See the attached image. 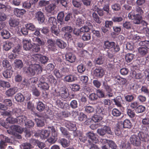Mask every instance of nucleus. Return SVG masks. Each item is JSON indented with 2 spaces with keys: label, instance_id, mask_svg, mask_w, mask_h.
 <instances>
[{
  "label": "nucleus",
  "instance_id": "603ef678",
  "mask_svg": "<svg viewBox=\"0 0 149 149\" xmlns=\"http://www.w3.org/2000/svg\"><path fill=\"white\" fill-rule=\"evenodd\" d=\"M103 116L95 114L94 115L92 119L95 122H99L102 119Z\"/></svg>",
  "mask_w": 149,
  "mask_h": 149
},
{
  "label": "nucleus",
  "instance_id": "7ed1b4c3",
  "mask_svg": "<svg viewBox=\"0 0 149 149\" xmlns=\"http://www.w3.org/2000/svg\"><path fill=\"white\" fill-rule=\"evenodd\" d=\"M131 143L134 146H139L141 144V141L148 142L147 141L144 140V138L138 133L137 135L133 134L131 136L130 139Z\"/></svg>",
  "mask_w": 149,
  "mask_h": 149
},
{
  "label": "nucleus",
  "instance_id": "20e7f679",
  "mask_svg": "<svg viewBox=\"0 0 149 149\" xmlns=\"http://www.w3.org/2000/svg\"><path fill=\"white\" fill-rule=\"evenodd\" d=\"M42 71V68L38 64H34L30 65L27 69V72L29 73L32 75L40 73Z\"/></svg>",
  "mask_w": 149,
  "mask_h": 149
},
{
  "label": "nucleus",
  "instance_id": "f8f14e48",
  "mask_svg": "<svg viewBox=\"0 0 149 149\" xmlns=\"http://www.w3.org/2000/svg\"><path fill=\"white\" fill-rule=\"evenodd\" d=\"M65 127L70 131H74L77 129L75 123L73 122L67 121L65 123Z\"/></svg>",
  "mask_w": 149,
  "mask_h": 149
},
{
  "label": "nucleus",
  "instance_id": "09e8293b",
  "mask_svg": "<svg viewBox=\"0 0 149 149\" xmlns=\"http://www.w3.org/2000/svg\"><path fill=\"white\" fill-rule=\"evenodd\" d=\"M48 22L50 25L56 26L57 22L56 18L54 17H51L49 18Z\"/></svg>",
  "mask_w": 149,
  "mask_h": 149
},
{
  "label": "nucleus",
  "instance_id": "7c9ffc66",
  "mask_svg": "<svg viewBox=\"0 0 149 149\" xmlns=\"http://www.w3.org/2000/svg\"><path fill=\"white\" fill-rule=\"evenodd\" d=\"M49 132L47 130H42L40 134V138L42 139H47L49 135Z\"/></svg>",
  "mask_w": 149,
  "mask_h": 149
},
{
  "label": "nucleus",
  "instance_id": "c756f323",
  "mask_svg": "<svg viewBox=\"0 0 149 149\" xmlns=\"http://www.w3.org/2000/svg\"><path fill=\"white\" fill-rule=\"evenodd\" d=\"M45 108V104L42 102L39 101L37 103L36 109L39 112H42Z\"/></svg>",
  "mask_w": 149,
  "mask_h": 149
},
{
  "label": "nucleus",
  "instance_id": "5fc2aeb1",
  "mask_svg": "<svg viewBox=\"0 0 149 149\" xmlns=\"http://www.w3.org/2000/svg\"><path fill=\"white\" fill-rule=\"evenodd\" d=\"M40 54H34L31 56V61H33L35 62H38V61H40Z\"/></svg>",
  "mask_w": 149,
  "mask_h": 149
},
{
  "label": "nucleus",
  "instance_id": "f257e3e1",
  "mask_svg": "<svg viewBox=\"0 0 149 149\" xmlns=\"http://www.w3.org/2000/svg\"><path fill=\"white\" fill-rule=\"evenodd\" d=\"M136 10H132L128 14V17L130 19L133 20L134 24H139L142 19V15L143 13L142 8L138 6L136 7Z\"/></svg>",
  "mask_w": 149,
  "mask_h": 149
},
{
  "label": "nucleus",
  "instance_id": "052dcab7",
  "mask_svg": "<svg viewBox=\"0 0 149 149\" xmlns=\"http://www.w3.org/2000/svg\"><path fill=\"white\" fill-rule=\"evenodd\" d=\"M0 86L3 88H9L10 86L8 82L3 81H0Z\"/></svg>",
  "mask_w": 149,
  "mask_h": 149
},
{
  "label": "nucleus",
  "instance_id": "58836bf2",
  "mask_svg": "<svg viewBox=\"0 0 149 149\" xmlns=\"http://www.w3.org/2000/svg\"><path fill=\"white\" fill-rule=\"evenodd\" d=\"M122 100V98L120 96H118L116 97L113 100L115 104L118 107L121 106V101Z\"/></svg>",
  "mask_w": 149,
  "mask_h": 149
},
{
  "label": "nucleus",
  "instance_id": "2eb2a0df",
  "mask_svg": "<svg viewBox=\"0 0 149 149\" xmlns=\"http://www.w3.org/2000/svg\"><path fill=\"white\" fill-rule=\"evenodd\" d=\"M66 61L72 63L74 62L76 59L75 56L71 53H68L65 55Z\"/></svg>",
  "mask_w": 149,
  "mask_h": 149
},
{
  "label": "nucleus",
  "instance_id": "c03bdc74",
  "mask_svg": "<svg viewBox=\"0 0 149 149\" xmlns=\"http://www.w3.org/2000/svg\"><path fill=\"white\" fill-rule=\"evenodd\" d=\"M145 110L146 107L145 106L141 105H139L135 109V111L137 113H140L144 112Z\"/></svg>",
  "mask_w": 149,
  "mask_h": 149
},
{
  "label": "nucleus",
  "instance_id": "0eeeda50",
  "mask_svg": "<svg viewBox=\"0 0 149 149\" xmlns=\"http://www.w3.org/2000/svg\"><path fill=\"white\" fill-rule=\"evenodd\" d=\"M93 76L97 78H101L104 74V70L102 68L99 67L96 68L94 71Z\"/></svg>",
  "mask_w": 149,
  "mask_h": 149
},
{
  "label": "nucleus",
  "instance_id": "e2e57ef3",
  "mask_svg": "<svg viewBox=\"0 0 149 149\" xmlns=\"http://www.w3.org/2000/svg\"><path fill=\"white\" fill-rule=\"evenodd\" d=\"M72 2L74 6L77 8L80 7L82 4V3L79 0H72Z\"/></svg>",
  "mask_w": 149,
  "mask_h": 149
},
{
  "label": "nucleus",
  "instance_id": "774afa93",
  "mask_svg": "<svg viewBox=\"0 0 149 149\" xmlns=\"http://www.w3.org/2000/svg\"><path fill=\"white\" fill-rule=\"evenodd\" d=\"M148 86H142L141 88V91L146 95L149 94V90Z\"/></svg>",
  "mask_w": 149,
  "mask_h": 149
},
{
  "label": "nucleus",
  "instance_id": "2f4dec72",
  "mask_svg": "<svg viewBox=\"0 0 149 149\" xmlns=\"http://www.w3.org/2000/svg\"><path fill=\"white\" fill-rule=\"evenodd\" d=\"M31 141L35 145H37L39 148L42 149L45 146V144L44 143L39 141L38 140L32 139Z\"/></svg>",
  "mask_w": 149,
  "mask_h": 149
},
{
  "label": "nucleus",
  "instance_id": "8fccbe9b",
  "mask_svg": "<svg viewBox=\"0 0 149 149\" xmlns=\"http://www.w3.org/2000/svg\"><path fill=\"white\" fill-rule=\"evenodd\" d=\"M12 128L13 131L20 134L23 131V128L18 125H14L12 127Z\"/></svg>",
  "mask_w": 149,
  "mask_h": 149
},
{
  "label": "nucleus",
  "instance_id": "c85d7f7f",
  "mask_svg": "<svg viewBox=\"0 0 149 149\" xmlns=\"http://www.w3.org/2000/svg\"><path fill=\"white\" fill-rule=\"evenodd\" d=\"M56 43L57 46L61 49L64 48L66 45V43L60 39H57Z\"/></svg>",
  "mask_w": 149,
  "mask_h": 149
},
{
  "label": "nucleus",
  "instance_id": "6ab92c4d",
  "mask_svg": "<svg viewBox=\"0 0 149 149\" xmlns=\"http://www.w3.org/2000/svg\"><path fill=\"white\" fill-rule=\"evenodd\" d=\"M26 11L23 9H19L15 8L14 10V14L17 17H20L26 13Z\"/></svg>",
  "mask_w": 149,
  "mask_h": 149
},
{
  "label": "nucleus",
  "instance_id": "864d4df0",
  "mask_svg": "<svg viewBox=\"0 0 149 149\" xmlns=\"http://www.w3.org/2000/svg\"><path fill=\"white\" fill-rule=\"evenodd\" d=\"M26 27L28 30L31 31H34L36 30V27L35 25L32 23H29L25 25Z\"/></svg>",
  "mask_w": 149,
  "mask_h": 149
},
{
  "label": "nucleus",
  "instance_id": "ea45409f",
  "mask_svg": "<svg viewBox=\"0 0 149 149\" xmlns=\"http://www.w3.org/2000/svg\"><path fill=\"white\" fill-rule=\"evenodd\" d=\"M26 118L24 116H20L17 117L16 118L17 123L21 125L24 122H25Z\"/></svg>",
  "mask_w": 149,
  "mask_h": 149
},
{
  "label": "nucleus",
  "instance_id": "680f3d73",
  "mask_svg": "<svg viewBox=\"0 0 149 149\" xmlns=\"http://www.w3.org/2000/svg\"><path fill=\"white\" fill-rule=\"evenodd\" d=\"M77 70L79 72L82 73L85 70L86 68L83 64H81L77 66Z\"/></svg>",
  "mask_w": 149,
  "mask_h": 149
},
{
  "label": "nucleus",
  "instance_id": "5701e85b",
  "mask_svg": "<svg viewBox=\"0 0 149 149\" xmlns=\"http://www.w3.org/2000/svg\"><path fill=\"white\" fill-rule=\"evenodd\" d=\"M116 79L117 83L120 85H125L127 82V79L123 78H122L119 76H117L115 77Z\"/></svg>",
  "mask_w": 149,
  "mask_h": 149
},
{
  "label": "nucleus",
  "instance_id": "6e6552de",
  "mask_svg": "<svg viewBox=\"0 0 149 149\" xmlns=\"http://www.w3.org/2000/svg\"><path fill=\"white\" fill-rule=\"evenodd\" d=\"M103 86L106 92V96L107 97H111L113 96L112 92V90L110 86L108 85L107 82H103Z\"/></svg>",
  "mask_w": 149,
  "mask_h": 149
},
{
  "label": "nucleus",
  "instance_id": "13d9d810",
  "mask_svg": "<svg viewBox=\"0 0 149 149\" xmlns=\"http://www.w3.org/2000/svg\"><path fill=\"white\" fill-rule=\"evenodd\" d=\"M2 65L3 67L6 68L7 69H12V67L8 61L6 60H4L3 61Z\"/></svg>",
  "mask_w": 149,
  "mask_h": 149
},
{
  "label": "nucleus",
  "instance_id": "4be33fe9",
  "mask_svg": "<svg viewBox=\"0 0 149 149\" xmlns=\"http://www.w3.org/2000/svg\"><path fill=\"white\" fill-rule=\"evenodd\" d=\"M51 31L52 35L54 36H59L60 35V30L56 26H52L51 28Z\"/></svg>",
  "mask_w": 149,
  "mask_h": 149
},
{
  "label": "nucleus",
  "instance_id": "a18cd8bd",
  "mask_svg": "<svg viewBox=\"0 0 149 149\" xmlns=\"http://www.w3.org/2000/svg\"><path fill=\"white\" fill-rule=\"evenodd\" d=\"M39 86L42 89L46 91L49 89V85L47 82H40L39 83Z\"/></svg>",
  "mask_w": 149,
  "mask_h": 149
},
{
  "label": "nucleus",
  "instance_id": "4c0bfd02",
  "mask_svg": "<svg viewBox=\"0 0 149 149\" xmlns=\"http://www.w3.org/2000/svg\"><path fill=\"white\" fill-rule=\"evenodd\" d=\"M134 95L133 93H130L124 96L125 99L128 102H130L132 101L134 98Z\"/></svg>",
  "mask_w": 149,
  "mask_h": 149
},
{
  "label": "nucleus",
  "instance_id": "338daca9",
  "mask_svg": "<svg viewBox=\"0 0 149 149\" xmlns=\"http://www.w3.org/2000/svg\"><path fill=\"white\" fill-rule=\"evenodd\" d=\"M62 31L66 33H71L72 31V28L70 26H66L63 27L62 29Z\"/></svg>",
  "mask_w": 149,
  "mask_h": 149
},
{
  "label": "nucleus",
  "instance_id": "f3484780",
  "mask_svg": "<svg viewBox=\"0 0 149 149\" xmlns=\"http://www.w3.org/2000/svg\"><path fill=\"white\" fill-rule=\"evenodd\" d=\"M10 26L11 27H16L19 24V20L18 19L10 18L8 21Z\"/></svg>",
  "mask_w": 149,
  "mask_h": 149
},
{
  "label": "nucleus",
  "instance_id": "72a5a7b5",
  "mask_svg": "<svg viewBox=\"0 0 149 149\" xmlns=\"http://www.w3.org/2000/svg\"><path fill=\"white\" fill-rule=\"evenodd\" d=\"M123 28L127 30L131 29L133 27L132 23L129 21H125L123 23Z\"/></svg>",
  "mask_w": 149,
  "mask_h": 149
},
{
  "label": "nucleus",
  "instance_id": "473e14b6",
  "mask_svg": "<svg viewBox=\"0 0 149 149\" xmlns=\"http://www.w3.org/2000/svg\"><path fill=\"white\" fill-rule=\"evenodd\" d=\"M15 100L18 102H22L24 101V95L20 93H18L15 97Z\"/></svg>",
  "mask_w": 149,
  "mask_h": 149
},
{
  "label": "nucleus",
  "instance_id": "0e129e2a",
  "mask_svg": "<svg viewBox=\"0 0 149 149\" xmlns=\"http://www.w3.org/2000/svg\"><path fill=\"white\" fill-rule=\"evenodd\" d=\"M104 110L102 107H98L96 109V114L103 116V115L105 113Z\"/></svg>",
  "mask_w": 149,
  "mask_h": 149
},
{
  "label": "nucleus",
  "instance_id": "e433bc0d",
  "mask_svg": "<svg viewBox=\"0 0 149 149\" xmlns=\"http://www.w3.org/2000/svg\"><path fill=\"white\" fill-rule=\"evenodd\" d=\"M47 128L49 129H51V136L54 138H56L57 139L58 133L56 132L54 127L53 126H48Z\"/></svg>",
  "mask_w": 149,
  "mask_h": 149
},
{
  "label": "nucleus",
  "instance_id": "4d7b16f0",
  "mask_svg": "<svg viewBox=\"0 0 149 149\" xmlns=\"http://www.w3.org/2000/svg\"><path fill=\"white\" fill-rule=\"evenodd\" d=\"M112 114L114 116L118 117L122 114V112L118 109L114 108L112 111Z\"/></svg>",
  "mask_w": 149,
  "mask_h": 149
},
{
  "label": "nucleus",
  "instance_id": "79ce46f5",
  "mask_svg": "<svg viewBox=\"0 0 149 149\" xmlns=\"http://www.w3.org/2000/svg\"><path fill=\"white\" fill-rule=\"evenodd\" d=\"M1 35L4 39H7L9 38L10 33L9 31L6 30H3L1 33Z\"/></svg>",
  "mask_w": 149,
  "mask_h": 149
},
{
  "label": "nucleus",
  "instance_id": "ddd939ff",
  "mask_svg": "<svg viewBox=\"0 0 149 149\" xmlns=\"http://www.w3.org/2000/svg\"><path fill=\"white\" fill-rule=\"evenodd\" d=\"M77 80V77L74 75L70 74L64 77L63 80L65 82H72Z\"/></svg>",
  "mask_w": 149,
  "mask_h": 149
},
{
  "label": "nucleus",
  "instance_id": "37998d69",
  "mask_svg": "<svg viewBox=\"0 0 149 149\" xmlns=\"http://www.w3.org/2000/svg\"><path fill=\"white\" fill-rule=\"evenodd\" d=\"M47 81L52 84H54L57 82L56 79L52 74L47 75Z\"/></svg>",
  "mask_w": 149,
  "mask_h": 149
},
{
  "label": "nucleus",
  "instance_id": "49530a36",
  "mask_svg": "<svg viewBox=\"0 0 149 149\" xmlns=\"http://www.w3.org/2000/svg\"><path fill=\"white\" fill-rule=\"evenodd\" d=\"M94 108L93 106L90 105L86 106L84 107L85 111L88 113H93L94 111Z\"/></svg>",
  "mask_w": 149,
  "mask_h": 149
},
{
  "label": "nucleus",
  "instance_id": "9b49d317",
  "mask_svg": "<svg viewBox=\"0 0 149 149\" xmlns=\"http://www.w3.org/2000/svg\"><path fill=\"white\" fill-rule=\"evenodd\" d=\"M56 6V4L55 3L49 4L45 7V10L47 13L54 15V11Z\"/></svg>",
  "mask_w": 149,
  "mask_h": 149
},
{
  "label": "nucleus",
  "instance_id": "393cba45",
  "mask_svg": "<svg viewBox=\"0 0 149 149\" xmlns=\"http://www.w3.org/2000/svg\"><path fill=\"white\" fill-rule=\"evenodd\" d=\"M36 17L39 22L43 23L45 20V17L43 13L41 11L38 12L36 14Z\"/></svg>",
  "mask_w": 149,
  "mask_h": 149
},
{
  "label": "nucleus",
  "instance_id": "412c9836",
  "mask_svg": "<svg viewBox=\"0 0 149 149\" xmlns=\"http://www.w3.org/2000/svg\"><path fill=\"white\" fill-rule=\"evenodd\" d=\"M120 123L123 125V127L125 128H131L132 125L130 120L128 119H126L123 121H121Z\"/></svg>",
  "mask_w": 149,
  "mask_h": 149
},
{
  "label": "nucleus",
  "instance_id": "de8ad7c7",
  "mask_svg": "<svg viewBox=\"0 0 149 149\" xmlns=\"http://www.w3.org/2000/svg\"><path fill=\"white\" fill-rule=\"evenodd\" d=\"M82 39L85 41H88L91 39V33H84L82 35Z\"/></svg>",
  "mask_w": 149,
  "mask_h": 149
},
{
  "label": "nucleus",
  "instance_id": "39448f33",
  "mask_svg": "<svg viewBox=\"0 0 149 149\" xmlns=\"http://www.w3.org/2000/svg\"><path fill=\"white\" fill-rule=\"evenodd\" d=\"M97 133L100 136H104L106 134L113 135V132H112L111 128L107 126H104L103 127L97 130Z\"/></svg>",
  "mask_w": 149,
  "mask_h": 149
},
{
  "label": "nucleus",
  "instance_id": "cd10ccee",
  "mask_svg": "<svg viewBox=\"0 0 149 149\" xmlns=\"http://www.w3.org/2000/svg\"><path fill=\"white\" fill-rule=\"evenodd\" d=\"M13 71L11 69H7L3 72V77L6 78H10L13 74Z\"/></svg>",
  "mask_w": 149,
  "mask_h": 149
},
{
  "label": "nucleus",
  "instance_id": "9d476101",
  "mask_svg": "<svg viewBox=\"0 0 149 149\" xmlns=\"http://www.w3.org/2000/svg\"><path fill=\"white\" fill-rule=\"evenodd\" d=\"M65 87H62L59 92V95L62 98L64 99L67 98L69 96V93Z\"/></svg>",
  "mask_w": 149,
  "mask_h": 149
},
{
  "label": "nucleus",
  "instance_id": "1a4fd4ad",
  "mask_svg": "<svg viewBox=\"0 0 149 149\" xmlns=\"http://www.w3.org/2000/svg\"><path fill=\"white\" fill-rule=\"evenodd\" d=\"M23 47L24 49L26 50H29L31 49L32 47L31 44V41L30 39H28L26 38L23 39Z\"/></svg>",
  "mask_w": 149,
  "mask_h": 149
},
{
  "label": "nucleus",
  "instance_id": "c9c22d12",
  "mask_svg": "<svg viewBox=\"0 0 149 149\" xmlns=\"http://www.w3.org/2000/svg\"><path fill=\"white\" fill-rule=\"evenodd\" d=\"M134 55L132 54L128 53L125 56V60L127 63H130L134 59Z\"/></svg>",
  "mask_w": 149,
  "mask_h": 149
},
{
  "label": "nucleus",
  "instance_id": "bf43d9fd",
  "mask_svg": "<svg viewBox=\"0 0 149 149\" xmlns=\"http://www.w3.org/2000/svg\"><path fill=\"white\" fill-rule=\"evenodd\" d=\"M92 16L93 20L97 23L98 24L101 23V22L100 19V18L97 14L95 12H93L92 14Z\"/></svg>",
  "mask_w": 149,
  "mask_h": 149
},
{
  "label": "nucleus",
  "instance_id": "f704fd0d",
  "mask_svg": "<svg viewBox=\"0 0 149 149\" xmlns=\"http://www.w3.org/2000/svg\"><path fill=\"white\" fill-rule=\"evenodd\" d=\"M12 45L13 44L11 42L6 41L3 45V49L6 51H8L11 48Z\"/></svg>",
  "mask_w": 149,
  "mask_h": 149
},
{
  "label": "nucleus",
  "instance_id": "69168bd1",
  "mask_svg": "<svg viewBox=\"0 0 149 149\" xmlns=\"http://www.w3.org/2000/svg\"><path fill=\"white\" fill-rule=\"evenodd\" d=\"M139 44L140 46L145 47L147 49H149V41H141L139 42Z\"/></svg>",
  "mask_w": 149,
  "mask_h": 149
},
{
  "label": "nucleus",
  "instance_id": "a211bd4d",
  "mask_svg": "<svg viewBox=\"0 0 149 149\" xmlns=\"http://www.w3.org/2000/svg\"><path fill=\"white\" fill-rule=\"evenodd\" d=\"M60 130L62 134L68 139H72L71 138V136L72 134L69 133L67 130L66 129L63 127H61L60 128Z\"/></svg>",
  "mask_w": 149,
  "mask_h": 149
},
{
  "label": "nucleus",
  "instance_id": "f03ea898",
  "mask_svg": "<svg viewBox=\"0 0 149 149\" xmlns=\"http://www.w3.org/2000/svg\"><path fill=\"white\" fill-rule=\"evenodd\" d=\"M103 47L104 50L108 49L112 52H118L120 50V48L118 45H116L115 43L114 42L108 40L104 42Z\"/></svg>",
  "mask_w": 149,
  "mask_h": 149
},
{
  "label": "nucleus",
  "instance_id": "3c124183",
  "mask_svg": "<svg viewBox=\"0 0 149 149\" xmlns=\"http://www.w3.org/2000/svg\"><path fill=\"white\" fill-rule=\"evenodd\" d=\"M104 61V57L102 56H99L98 58H96L95 60V64L98 65H101L103 64Z\"/></svg>",
  "mask_w": 149,
  "mask_h": 149
},
{
  "label": "nucleus",
  "instance_id": "bb28decb",
  "mask_svg": "<svg viewBox=\"0 0 149 149\" xmlns=\"http://www.w3.org/2000/svg\"><path fill=\"white\" fill-rule=\"evenodd\" d=\"M64 15V13L63 12H60L58 15L57 17L58 21L61 24L64 23L63 20Z\"/></svg>",
  "mask_w": 149,
  "mask_h": 149
},
{
  "label": "nucleus",
  "instance_id": "dca6fc26",
  "mask_svg": "<svg viewBox=\"0 0 149 149\" xmlns=\"http://www.w3.org/2000/svg\"><path fill=\"white\" fill-rule=\"evenodd\" d=\"M86 135L87 137L90 139L93 143H97L98 141V139L95 134L93 132H90L86 133Z\"/></svg>",
  "mask_w": 149,
  "mask_h": 149
},
{
  "label": "nucleus",
  "instance_id": "423d86ee",
  "mask_svg": "<svg viewBox=\"0 0 149 149\" xmlns=\"http://www.w3.org/2000/svg\"><path fill=\"white\" fill-rule=\"evenodd\" d=\"M148 127L146 125H142L141 131L139 132L138 134L144 138V140L146 141H149V137L148 134Z\"/></svg>",
  "mask_w": 149,
  "mask_h": 149
},
{
  "label": "nucleus",
  "instance_id": "a19ab883",
  "mask_svg": "<svg viewBox=\"0 0 149 149\" xmlns=\"http://www.w3.org/2000/svg\"><path fill=\"white\" fill-rule=\"evenodd\" d=\"M14 64L15 68H21L23 66L22 61L20 60H15L14 62Z\"/></svg>",
  "mask_w": 149,
  "mask_h": 149
},
{
  "label": "nucleus",
  "instance_id": "aec40b11",
  "mask_svg": "<svg viewBox=\"0 0 149 149\" xmlns=\"http://www.w3.org/2000/svg\"><path fill=\"white\" fill-rule=\"evenodd\" d=\"M138 51L139 54L142 57L145 56L148 53L146 48L141 46L138 48Z\"/></svg>",
  "mask_w": 149,
  "mask_h": 149
},
{
  "label": "nucleus",
  "instance_id": "6e6d98bb",
  "mask_svg": "<svg viewBox=\"0 0 149 149\" xmlns=\"http://www.w3.org/2000/svg\"><path fill=\"white\" fill-rule=\"evenodd\" d=\"M133 77L137 79H140L143 77L142 74L140 72L137 73L135 71H133L132 73Z\"/></svg>",
  "mask_w": 149,
  "mask_h": 149
},
{
  "label": "nucleus",
  "instance_id": "b1692460",
  "mask_svg": "<svg viewBox=\"0 0 149 149\" xmlns=\"http://www.w3.org/2000/svg\"><path fill=\"white\" fill-rule=\"evenodd\" d=\"M17 92V88H12L8 90L6 92V95L8 97L12 96Z\"/></svg>",
  "mask_w": 149,
  "mask_h": 149
},
{
  "label": "nucleus",
  "instance_id": "a878e982",
  "mask_svg": "<svg viewBox=\"0 0 149 149\" xmlns=\"http://www.w3.org/2000/svg\"><path fill=\"white\" fill-rule=\"evenodd\" d=\"M59 143L64 147H67L70 144L69 141L65 138H61L58 140Z\"/></svg>",
  "mask_w": 149,
  "mask_h": 149
},
{
  "label": "nucleus",
  "instance_id": "4468645a",
  "mask_svg": "<svg viewBox=\"0 0 149 149\" xmlns=\"http://www.w3.org/2000/svg\"><path fill=\"white\" fill-rule=\"evenodd\" d=\"M47 47L49 51H55L57 50L54 41L49 39L47 40Z\"/></svg>",
  "mask_w": 149,
  "mask_h": 149
}]
</instances>
